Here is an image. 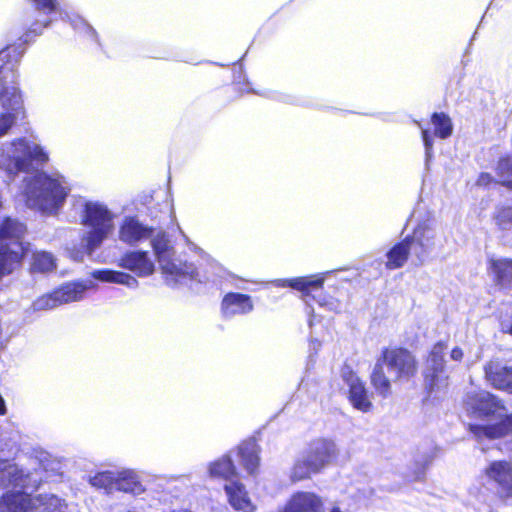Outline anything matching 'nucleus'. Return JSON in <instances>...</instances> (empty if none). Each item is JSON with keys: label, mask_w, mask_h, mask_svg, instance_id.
Instances as JSON below:
<instances>
[{"label": "nucleus", "mask_w": 512, "mask_h": 512, "mask_svg": "<svg viewBox=\"0 0 512 512\" xmlns=\"http://www.w3.org/2000/svg\"><path fill=\"white\" fill-rule=\"evenodd\" d=\"M465 406L466 410L477 418L498 420L496 423L487 425L469 424V431L478 442L485 439H499L512 432V414H507L503 402L490 392L468 393Z\"/></svg>", "instance_id": "1"}, {"label": "nucleus", "mask_w": 512, "mask_h": 512, "mask_svg": "<svg viewBox=\"0 0 512 512\" xmlns=\"http://www.w3.org/2000/svg\"><path fill=\"white\" fill-rule=\"evenodd\" d=\"M70 191L66 177L57 171H37L24 179L23 196L27 207L43 214H57Z\"/></svg>", "instance_id": "2"}, {"label": "nucleus", "mask_w": 512, "mask_h": 512, "mask_svg": "<svg viewBox=\"0 0 512 512\" xmlns=\"http://www.w3.org/2000/svg\"><path fill=\"white\" fill-rule=\"evenodd\" d=\"M79 216L85 228L81 243L85 252L92 255L113 234L115 214L102 202L85 201Z\"/></svg>", "instance_id": "3"}, {"label": "nucleus", "mask_w": 512, "mask_h": 512, "mask_svg": "<svg viewBox=\"0 0 512 512\" xmlns=\"http://www.w3.org/2000/svg\"><path fill=\"white\" fill-rule=\"evenodd\" d=\"M49 155L36 141L17 138L0 147V169L9 177L19 172H28L33 164L44 165Z\"/></svg>", "instance_id": "4"}, {"label": "nucleus", "mask_w": 512, "mask_h": 512, "mask_svg": "<svg viewBox=\"0 0 512 512\" xmlns=\"http://www.w3.org/2000/svg\"><path fill=\"white\" fill-rule=\"evenodd\" d=\"M151 245L162 273L170 285L187 284L198 281V272L193 264L175 258V250L164 231L153 233Z\"/></svg>", "instance_id": "5"}, {"label": "nucleus", "mask_w": 512, "mask_h": 512, "mask_svg": "<svg viewBox=\"0 0 512 512\" xmlns=\"http://www.w3.org/2000/svg\"><path fill=\"white\" fill-rule=\"evenodd\" d=\"M26 232L23 223L13 218H5L0 224V277L8 275L16 269L22 258L29 251L22 242Z\"/></svg>", "instance_id": "6"}, {"label": "nucleus", "mask_w": 512, "mask_h": 512, "mask_svg": "<svg viewBox=\"0 0 512 512\" xmlns=\"http://www.w3.org/2000/svg\"><path fill=\"white\" fill-rule=\"evenodd\" d=\"M16 68L17 66L13 71L3 70L0 76V100L4 110L0 113V137L5 136L15 125L16 121L23 118L25 114L22 95L18 87L15 85L4 86V80L8 79L9 76L11 77V82L14 83Z\"/></svg>", "instance_id": "7"}, {"label": "nucleus", "mask_w": 512, "mask_h": 512, "mask_svg": "<svg viewBox=\"0 0 512 512\" xmlns=\"http://www.w3.org/2000/svg\"><path fill=\"white\" fill-rule=\"evenodd\" d=\"M66 512L67 505L55 495L39 496L32 499L25 493H8L0 501V511L4 512Z\"/></svg>", "instance_id": "8"}, {"label": "nucleus", "mask_w": 512, "mask_h": 512, "mask_svg": "<svg viewBox=\"0 0 512 512\" xmlns=\"http://www.w3.org/2000/svg\"><path fill=\"white\" fill-rule=\"evenodd\" d=\"M446 350V343L438 342L432 347L427 358L424 369V380L425 386L431 392L448 386V373L444 361Z\"/></svg>", "instance_id": "9"}, {"label": "nucleus", "mask_w": 512, "mask_h": 512, "mask_svg": "<svg viewBox=\"0 0 512 512\" xmlns=\"http://www.w3.org/2000/svg\"><path fill=\"white\" fill-rule=\"evenodd\" d=\"M381 359L395 378L411 377L416 372L415 359L405 349H386Z\"/></svg>", "instance_id": "10"}, {"label": "nucleus", "mask_w": 512, "mask_h": 512, "mask_svg": "<svg viewBox=\"0 0 512 512\" xmlns=\"http://www.w3.org/2000/svg\"><path fill=\"white\" fill-rule=\"evenodd\" d=\"M483 476L489 483L499 487L506 495L512 498V464L500 460L491 462L484 470ZM505 506L490 512H504Z\"/></svg>", "instance_id": "11"}, {"label": "nucleus", "mask_w": 512, "mask_h": 512, "mask_svg": "<svg viewBox=\"0 0 512 512\" xmlns=\"http://www.w3.org/2000/svg\"><path fill=\"white\" fill-rule=\"evenodd\" d=\"M486 381L495 389L512 394V366L495 359L484 366Z\"/></svg>", "instance_id": "12"}, {"label": "nucleus", "mask_w": 512, "mask_h": 512, "mask_svg": "<svg viewBox=\"0 0 512 512\" xmlns=\"http://www.w3.org/2000/svg\"><path fill=\"white\" fill-rule=\"evenodd\" d=\"M154 229L142 224L136 217L127 216L119 226V240L127 245L135 246L152 237Z\"/></svg>", "instance_id": "13"}, {"label": "nucleus", "mask_w": 512, "mask_h": 512, "mask_svg": "<svg viewBox=\"0 0 512 512\" xmlns=\"http://www.w3.org/2000/svg\"><path fill=\"white\" fill-rule=\"evenodd\" d=\"M253 310L254 303L251 296L238 292L225 294L220 305V312L224 319L247 315Z\"/></svg>", "instance_id": "14"}, {"label": "nucleus", "mask_w": 512, "mask_h": 512, "mask_svg": "<svg viewBox=\"0 0 512 512\" xmlns=\"http://www.w3.org/2000/svg\"><path fill=\"white\" fill-rule=\"evenodd\" d=\"M118 266L129 270L138 277H148L155 271V264L147 251L126 252L118 261Z\"/></svg>", "instance_id": "15"}, {"label": "nucleus", "mask_w": 512, "mask_h": 512, "mask_svg": "<svg viewBox=\"0 0 512 512\" xmlns=\"http://www.w3.org/2000/svg\"><path fill=\"white\" fill-rule=\"evenodd\" d=\"M342 377L349 388V401L352 406L361 412H368L372 407V403L364 383L349 369L343 371Z\"/></svg>", "instance_id": "16"}, {"label": "nucleus", "mask_w": 512, "mask_h": 512, "mask_svg": "<svg viewBox=\"0 0 512 512\" xmlns=\"http://www.w3.org/2000/svg\"><path fill=\"white\" fill-rule=\"evenodd\" d=\"M336 452L334 442L327 439H316L309 444L303 455L320 472L336 456Z\"/></svg>", "instance_id": "17"}, {"label": "nucleus", "mask_w": 512, "mask_h": 512, "mask_svg": "<svg viewBox=\"0 0 512 512\" xmlns=\"http://www.w3.org/2000/svg\"><path fill=\"white\" fill-rule=\"evenodd\" d=\"M436 233L431 221H425L417 225L414 229L413 236L410 237L414 254L422 263L424 257L429 254L435 247Z\"/></svg>", "instance_id": "18"}, {"label": "nucleus", "mask_w": 512, "mask_h": 512, "mask_svg": "<svg viewBox=\"0 0 512 512\" xmlns=\"http://www.w3.org/2000/svg\"><path fill=\"white\" fill-rule=\"evenodd\" d=\"M323 501L313 492L298 491L287 502L282 512H321Z\"/></svg>", "instance_id": "19"}, {"label": "nucleus", "mask_w": 512, "mask_h": 512, "mask_svg": "<svg viewBox=\"0 0 512 512\" xmlns=\"http://www.w3.org/2000/svg\"><path fill=\"white\" fill-rule=\"evenodd\" d=\"M325 273L290 279H278L273 283L277 287H290L303 293V297L310 295L311 290L319 289L323 286Z\"/></svg>", "instance_id": "20"}, {"label": "nucleus", "mask_w": 512, "mask_h": 512, "mask_svg": "<svg viewBox=\"0 0 512 512\" xmlns=\"http://www.w3.org/2000/svg\"><path fill=\"white\" fill-rule=\"evenodd\" d=\"M230 505L237 511L255 512V506L250 500L243 484L230 480L224 486Z\"/></svg>", "instance_id": "21"}, {"label": "nucleus", "mask_w": 512, "mask_h": 512, "mask_svg": "<svg viewBox=\"0 0 512 512\" xmlns=\"http://www.w3.org/2000/svg\"><path fill=\"white\" fill-rule=\"evenodd\" d=\"M92 280L69 282L55 290L60 305L80 301L84 298L85 292L94 287Z\"/></svg>", "instance_id": "22"}, {"label": "nucleus", "mask_w": 512, "mask_h": 512, "mask_svg": "<svg viewBox=\"0 0 512 512\" xmlns=\"http://www.w3.org/2000/svg\"><path fill=\"white\" fill-rule=\"evenodd\" d=\"M115 491L139 496L145 491V488L137 472L132 469H122L116 470Z\"/></svg>", "instance_id": "23"}, {"label": "nucleus", "mask_w": 512, "mask_h": 512, "mask_svg": "<svg viewBox=\"0 0 512 512\" xmlns=\"http://www.w3.org/2000/svg\"><path fill=\"white\" fill-rule=\"evenodd\" d=\"M410 251L414 252L410 237L394 245L386 254V267L390 270L401 268L408 259Z\"/></svg>", "instance_id": "24"}, {"label": "nucleus", "mask_w": 512, "mask_h": 512, "mask_svg": "<svg viewBox=\"0 0 512 512\" xmlns=\"http://www.w3.org/2000/svg\"><path fill=\"white\" fill-rule=\"evenodd\" d=\"M91 276L101 282L121 284L133 289L139 285L138 280L134 276L122 271L98 269L94 270Z\"/></svg>", "instance_id": "25"}, {"label": "nucleus", "mask_w": 512, "mask_h": 512, "mask_svg": "<svg viewBox=\"0 0 512 512\" xmlns=\"http://www.w3.org/2000/svg\"><path fill=\"white\" fill-rule=\"evenodd\" d=\"M259 448L255 440L244 441L238 447V455L243 467L249 474H254L259 466Z\"/></svg>", "instance_id": "26"}, {"label": "nucleus", "mask_w": 512, "mask_h": 512, "mask_svg": "<svg viewBox=\"0 0 512 512\" xmlns=\"http://www.w3.org/2000/svg\"><path fill=\"white\" fill-rule=\"evenodd\" d=\"M319 471L307 460L303 454L298 456L289 471V479L292 483H297L310 479L313 474H317Z\"/></svg>", "instance_id": "27"}, {"label": "nucleus", "mask_w": 512, "mask_h": 512, "mask_svg": "<svg viewBox=\"0 0 512 512\" xmlns=\"http://www.w3.org/2000/svg\"><path fill=\"white\" fill-rule=\"evenodd\" d=\"M490 269L502 287H512V259L500 258L490 260Z\"/></svg>", "instance_id": "28"}, {"label": "nucleus", "mask_w": 512, "mask_h": 512, "mask_svg": "<svg viewBox=\"0 0 512 512\" xmlns=\"http://www.w3.org/2000/svg\"><path fill=\"white\" fill-rule=\"evenodd\" d=\"M384 364L381 358L377 360L371 374V383L375 390L386 398L391 394V385L384 373Z\"/></svg>", "instance_id": "29"}, {"label": "nucleus", "mask_w": 512, "mask_h": 512, "mask_svg": "<svg viewBox=\"0 0 512 512\" xmlns=\"http://www.w3.org/2000/svg\"><path fill=\"white\" fill-rule=\"evenodd\" d=\"M88 482L96 489H103L107 494L115 491L116 470H107L89 475Z\"/></svg>", "instance_id": "30"}, {"label": "nucleus", "mask_w": 512, "mask_h": 512, "mask_svg": "<svg viewBox=\"0 0 512 512\" xmlns=\"http://www.w3.org/2000/svg\"><path fill=\"white\" fill-rule=\"evenodd\" d=\"M209 474L212 478L230 480L235 475V467L231 458L229 456H223L212 462L209 465Z\"/></svg>", "instance_id": "31"}, {"label": "nucleus", "mask_w": 512, "mask_h": 512, "mask_svg": "<svg viewBox=\"0 0 512 512\" xmlns=\"http://www.w3.org/2000/svg\"><path fill=\"white\" fill-rule=\"evenodd\" d=\"M24 53L21 46H10L0 51V76L3 70H10L18 66L19 61Z\"/></svg>", "instance_id": "32"}, {"label": "nucleus", "mask_w": 512, "mask_h": 512, "mask_svg": "<svg viewBox=\"0 0 512 512\" xmlns=\"http://www.w3.org/2000/svg\"><path fill=\"white\" fill-rule=\"evenodd\" d=\"M56 267L54 256L46 251H35L32 255L31 268L33 271L45 273Z\"/></svg>", "instance_id": "33"}, {"label": "nucleus", "mask_w": 512, "mask_h": 512, "mask_svg": "<svg viewBox=\"0 0 512 512\" xmlns=\"http://www.w3.org/2000/svg\"><path fill=\"white\" fill-rule=\"evenodd\" d=\"M63 19H67L73 29L80 34H83L90 40L97 41V33L94 28L78 15H69L68 13H60Z\"/></svg>", "instance_id": "34"}, {"label": "nucleus", "mask_w": 512, "mask_h": 512, "mask_svg": "<svg viewBox=\"0 0 512 512\" xmlns=\"http://www.w3.org/2000/svg\"><path fill=\"white\" fill-rule=\"evenodd\" d=\"M431 122L434 125V133L437 137L446 139L451 136L453 125L448 115L445 113H434L431 117Z\"/></svg>", "instance_id": "35"}, {"label": "nucleus", "mask_w": 512, "mask_h": 512, "mask_svg": "<svg viewBox=\"0 0 512 512\" xmlns=\"http://www.w3.org/2000/svg\"><path fill=\"white\" fill-rule=\"evenodd\" d=\"M18 439L16 431H0V452L7 455L14 453L17 450Z\"/></svg>", "instance_id": "36"}, {"label": "nucleus", "mask_w": 512, "mask_h": 512, "mask_svg": "<svg viewBox=\"0 0 512 512\" xmlns=\"http://www.w3.org/2000/svg\"><path fill=\"white\" fill-rule=\"evenodd\" d=\"M60 306L55 290L49 294L42 295L32 303L33 311H47Z\"/></svg>", "instance_id": "37"}, {"label": "nucleus", "mask_w": 512, "mask_h": 512, "mask_svg": "<svg viewBox=\"0 0 512 512\" xmlns=\"http://www.w3.org/2000/svg\"><path fill=\"white\" fill-rule=\"evenodd\" d=\"M496 224L502 231H512V207L501 209L496 217Z\"/></svg>", "instance_id": "38"}, {"label": "nucleus", "mask_w": 512, "mask_h": 512, "mask_svg": "<svg viewBox=\"0 0 512 512\" xmlns=\"http://www.w3.org/2000/svg\"><path fill=\"white\" fill-rule=\"evenodd\" d=\"M40 15L49 16L57 11L56 0H32Z\"/></svg>", "instance_id": "39"}, {"label": "nucleus", "mask_w": 512, "mask_h": 512, "mask_svg": "<svg viewBox=\"0 0 512 512\" xmlns=\"http://www.w3.org/2000/svg\"><path fill=\"white\" fill-rule=\"evenodd\" d=\"M316 301L320 307L326 308L329 311L339 312L341 310V303L334 297L319 295Z\"/></svg>", "instance_id": "40"}, {"label": "nucleus", "mask_w": 512, "mask_h": 512, "mask_svg": "<svg viewBox=\"0 0 512 512\" xmlns=\"http://www.w3.org/2000/svg\"><path fill=\"white\" fill-rule=\"evenodd\" d=\"M498 171L502 177L505 174L512 176V157L501 159L498 163ZM503 184L512 188V179L503 181Z\"/></svg>", "instance_id": "41"}, {"label": "nucleus", "mask_w": 512, "mask_h": 512, "mask_svg": "<svg viewBox=\"0 0 512 512\" xmlns=\"http://www.w3.org/2000/svg\"><path fill=\"white\" fill-rule=\"evenodd\" d=\"M51 19H37L29 28L28 32L25 34L23 41L28 42V38L30 34H33L34 36L41 34L42 30L46 27H48L49 23L51 22Z\"/></svg>", "instance_id": "42"}, {"label": "nucleus", "mask_w": 512, "mask_h": 512, "mask_svg": "<svg viewBox=\"0 0 512 512\" xmlns=\"http://www.w3.org/2000/svg\"><path fill=\"white\" fill-rule=\"evenodd\" d=\"M422 139L425 146L426 165H428L433 153V140L428 129H422Z\"/></svg>", "instance_id": "43"}, {"label": "nucleus", "mask_w": 512, "mask_h": 512, "mask_svg": "<svg viewBox=\"0 0 512 512\" xmlns=\"http://www.w3.org/2000/svg\"><path fill=\"white\" fill-rule=\"evenodd\" d=\"M450 360L461 363L464 360L465 354L463 349L460 346H455L451 349L449 354Z\"/></svg>", "instance_id": "44"}, {"label": "nucleus", "mask_w": 512, "mask_h": 512, "mask_svg": "<svg viewBox=\"0 0 512 512\" xmlns=\"http://www.w3.org/2000/svg\"><path fill=\"white\" fill-rule=\"evenodd\" d=\"M492 177L488 173H481L477 179V185L487 186L491 183Z\"/></svg>", "instance_id": "45"}, {"label": "nucleus", "mask_w": 512, "mask_h": 512, "mask_svg": "<svg viewBox=\"0 0 512 512\" xmlns=\"http://www.w3.org/2000/svg\"><path fill=\"white\" fill-rule=\"evenodd\" d=\"M321 346V343L317 339H311L309 343L310 351L317 352Z\"/></svg>", "instance_id": "46"}, {"label": "nucleus", "mask_w": 512, "mask_h": 512, "mask_svg": "<svg viewBox=\"0 0 512 512\" xmlns=\"http://www.w3.org/2000/svg\"><path fill=\"white\" fill-rule=\"evenodd\" d=\"M182 235H183V237H184V239H185V241H186V243H187V245L189 246L190 249H193V250H197L198 249L195 244L190 242V240L188 239V237L184 233H182Z\"/></svg>", "instance_id": "47"}, {"label": "nucleus", "mask_w": 512, "mask_h": 512, "mask_svg": "<svg viewBox=\"0 0 512 512\" xmlns=\"http://www.w3.org/2000/svg\"><path fill=\"white\" fill-rule=\"evenodd\" d=\"M331 512H342L338 507H334Z\"/></svg>", "instance_id": "48"}, {"label": "nucleus", "mask_w": 512, "mask_h": 512, "mask_svg": "<svg viewBox=\"0 0 512 512\" xmlns=\"http://www.w3.org/2000/svg\"><path fill=\"white\" fill-rule=\"evenodd\" d=\"M312 324H313V321H312V319L310 318V319H309V326H312Z\"/></svg>", "instance_id": "49"}]
</instances>
